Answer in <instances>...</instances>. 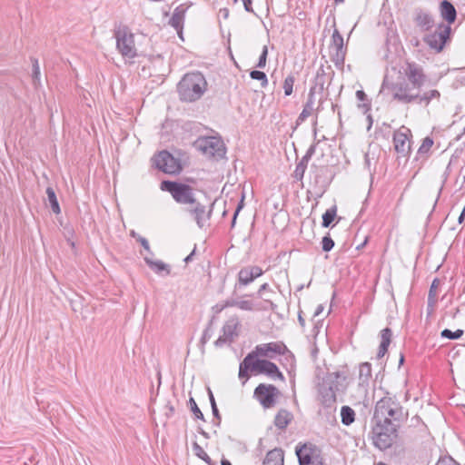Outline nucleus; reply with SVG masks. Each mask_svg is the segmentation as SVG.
Segmentation results:
<instances>
[{
  "mask_svg": "<svg viewBox=\"0 0 465 465\" xmlns=\"http://www.w3.org/2000/svg\"><path fill=\"white\" fill-rule=\"evenodd\" d=\"M355 411L350 406H342L341 409V423L345 426H350L355 420Z\"/></svg>",
  "mask_w": 465,
  "mask_h": 465,
  "instance_id": "cd10ccee",
  "label": "nucleus"
},
{
  "mask_svg": "<svg viewBox=\"0 0 465 465\" xmlns=\"http://www.w3.org/2000/svg\"><path fill=\"white\" fill-rule=\"evenodd\" d=\"M462 335H463V331L460 330V329L455 331H452L449 329H444L440 333V336L442 338H446V339H450V340H457V339L460 338Z\"/></svg>",
  "mask_w": 465,
  "mask_h": 465,
  "instance_id": "79ce46f5",
  "label": "nucleus"
},
{
  "mask_svg": "<svg viewBox=\"0 0 465 465\" xmlns=\"http://www.w3.org/2000/svg\"><path fill=\"white\" fill-rule=\"evenodd\" d=\"M440 12L442 19L448 22L450 26L455 22L457 12L454 5L448 0H443L440 5Z\"/></svg>",
  "mask_w": 465,
  "mask_h": 465,
  "instance_id": "5701e85b",
  "label": "nucleus"
},
{
  "mask_svg": "<svg viewBox=\"0 0 465 465\" xmlns=\"http://www.w3.org/2000/svg\"><path fill=\"white\" fill-rule=\"evenodd\" d=\"M252 364H253L252 354H248L243 359V361L240 363L239 377L240 378H247L248 377L247 371L249 369H251L252 371Z\"/></svg>",
  "mask_w": 465,
  "mask_h": 465,
  "instance_id": "2f4dec72",
  "label": "nucleus"
},
{
  "mask_svg": "<svg viewBox=\"0 0 465 465\" xmlns=\"http://www.w3.org/2000/svg\"><path fill=\"white\" fill-rule=\"evenodd\" d=\"M433 140L430 137H426L423 139L421 145L420 146L418 153H427L432 146Z\"/></svg>",
  "mask_w": 465,
  "mask_h": 465,
  "instance_id": "49530a36",
  "label": "nucleus"
},
{
  "mask_svg": "<svg viewBox=\"0 0 465 465\" xmlns=\"http://www.w3.org/2000/svg\"><path fill=\"white\" fill-rule=\"evenodd\" d=\"M413 21L421 31H429L434 26V18L423 9H416L414 12Z\"/></svg>",
  "mask_w": 465,
  "mask_h": 465,
  "instance_id": "412c9836",
  "label": "nucleus"
},
{
  "mask_svg": "<svg viewBox=\"0 0 465 465\" xmlns=\"http://www.w3.org/2000/svg\"><path fill=\"white\" fill-rule=\"evenodd\" d=\"M300 465H324L317 450L312 444L297 446L295 450Z\"/></svg>",
  "mask_w": 465,
  "mask_h": 465,
  "instance_id": "f8f14e48",
  "label": "nucleus"
},
{
  "mask_svg": "<svg viewBox=\"0 0 465 465\" xmlns=\"http://www.w3.org/2000/svg\"><path fill=\"white\" fill-rule=\"evenodd\" d=\"M323 380L336 393H343L348 387L347 376L344 372L335 371L328 373L323 377Z\"/></svg>",
  "mask_w": 465,
  "mask_h": 465,
  "instance_id": "f3484780",
  "label": "nucleus"
},
{
  "mask_svg": "<svg viewBox=\"0 0 465 465\" xmlns=\"http://www.w3.org/2000/svg\"><path fill=\"white\" fill-rule=\"evenodd\" d=\"M189 402L191 405L192 411L195 415V417L197 419L203 420V414L202 413L201 410L198 408L195 401L193 398H191Z\"/></svg>",
  "mask_w": 465,
  "mask_h": 465,
  "instance_id": "3c124183",
  "label": "nucleus"
},
{
  "mask_svg": "<svg viewBox=\"0 0 465 465\" xmlns=\"http://www.w3.org/2000/svg\"><path fill=\"white\" fill-rule=\"evenodd\" d=\"M269 289V284L268 283H263L260 286L258 292H257V294L259 297H262V292L266 291Z\"/></svg>",
  "mask_w": 465,
  "mask_h": 465,
  "instance_id": "bf43d9fd",
  "label": "nucleus"
},
{
  "mask_svg": "<svg viewBox=\"0 0 465 465\" xmlns=\"http://www.w3.org/2000/svg\"><path fill=\"white\" fill-rule=\"evenodd\" d=\"M254 277L249 266L243 267L238 272V283L246 286L254 281Z\"/></svg>",
  "mask_w": 465,
  "mask_h": 465,
  "instance_id": "bb28decb",
  "label": "nucleus"
},
{
  "mask_svg": "<svg viewBox=\"0 0 465 465\" xmlns=\"http://www.w3.org/2000/svg\"><path fill=\"white\" fill-rule=\"evenodd\" d=\"M286 351V346L282 342H269L257 345L249 354H252V360H256L259 356L273 359Z\"/></svg>",
  "mask_w": 465,
  "mask_h": 465,
  "instance_id": "9b49d317",
  "label": "nucleus"
},
{
  "mask_svg": "<svg viewBox=\"0 0 465 465\" xmlns=\"http://www.w3.org/2000/svg\"><path fill=\"white\" fill-rule=\"evenodd\" d=\"M263 465H283V451L281 449L270 450L263 460Z\"/></svg>",
  "mask_w": 465,
  "mask_h": 465,
  "instance_id": "b1692460",
  "label": "nucleus"
},
{
  "mask_svg": "<svg viewBox=\"0 0 465 465\" xmlns=\"http://www.w3.org/2000/svg\"><path fill=\"white\" fill-rule=\"evenodd\" d=\"M153 163L157 169L168 174H178L182 171L180 161L167 151H162L155 155Z\"/></svg>",
  "mask_w": 465,
  "mask_h": 465,
  "instance_id": "6e6552de",
  "label": "nucleus"
},
{
  "mask_svg": "<svg viewBox=\"0 0 465 465\" xmlns=\"http://www.w3.org/2000/svg\"><path fill=\"white\" fill-rule=\"evenodd\" d=\"M334 246V242L333 240L326 235L322 238V248L324 252H330Z\"/></svg>",
  "mask_w": 465,
  "mask_h": 465,
  "instance_id": "09e8293b",
  "label": "nucleus"
},
{
  "mask_svg": "<svg viewBox=\"0 0 465 465\" xmlns=\"http://www.w3.org/2000/svg\"><path fill=\"white\" fill-rule=\"evenodd\" d=\"M323 311V306L322 304L318 305L315 310L314 316H319Z\"/></svg>",
  "mask_w": 465,
  "mask_h": 465,
  "instance_id": "680f3d73",
  "label": "nucleus"
},
{
  "mask_svg": "<svg viewBox=\"0 0 465 465\" xmlns=\"http://www.w3.org/2000/svg\"><path fill=\"white\" fill-rule=\"evenodd\" d=\"M408 413L394 398L385 396L377 401L373 422L400 423L407 419Z\"/></svg>",
  "mask_w": 465,
  "mask_h": 465,
  "instance_id": "f257e3e1",
  "label": "nucleus"
},
{
  "mask_svg": "<svg viewBox=\"0 0 465 465\" xmlns=\"http://www.w3.org/2000/svg\"><path fill=\"white\" fill-rule=\"evenodd\" d=\"M242 202H241V203L238 205V207H237V209H236V211H235V213H234V214H233V218H232V226H233V225H234V223H235L236 217H237V215H238V213H239V212H240V210H241V208H242Z\"/></svg>",
  "mask_w": 465,
  "mask_h": 465,
  "instance_id": "052dcab7",
  "label": "nucleus"
},
{
  "mask_svg": "<svg viewBox=\"0 0 465 465\" xmlns=\"http://www.w3.org/2000/svg\"><path fill=\"white\" fill-rule=\"evenodd\" d=\"M145 262L148 264V266L153 270L155 272L160 273L163 271L166 272V274L170 273V270L168 268V265L163 262L162 261H153L149 259L148 257H144Z\"/></svg>",
  "mask_w": 465,
  "mask_h": 465,
  "instance_id": "f704fd0d",
  "label": "nucleus"
},
{
  "mask_svg": "<svg viewBox=\"0 0 465 465\" xmlns=\"http://www.w3.org/2000/svg\"><path fill=\"white\" fill-rule=\"evenodd\" d=\"M280 391L272 384H259L253 392L254 398L264 409H271L276 405L280 397Z\"/></svg>",
  "mask_w": 465,
  "mask_h": 465,
  "instance_id": "0eeeda50",
  "label": "nucleus"
},
{
  "mask_svg": "<svg viewBox=\"0 0 465 465\" xmlns=\"http://www.w3.org/2000/svg\"><path fill=\"white\" fill-rule=\"evenodd\" d=\"M436 465H459L453 460L451 458H443L440 459Z\"/></svg>",
  "mask_w": 465,
  "mask_h": 465,
  "instance_id": "864d4df0",
  "label": "nucleus"
},
{
  "mask_svg": "<svg viewBox=\"0 0 465 465\" xmlns=\"http://www.w3.org/2000/svg\"><path fill=\"white\" fill-rule=\"evenodd\" d=\"M252 0H243V6L246 12L253 13V9L252 6Z\"/></svg>",
  "mask_w": 465,
  "mask_h": 465,
  "instance_id": "4d7b16f0",
  "label": "nucleus"
},
{
  "mask_svg": "<svg viewBox=\"0 0 465 465\" xmlns=\"http://www.w3.org/2000/svg\"><path fill=\"white\" fill-rule=\"evenodd\" d=\"M326 383L322 379L318 384V400L323 407L331 408L336 402L337 393Z\"/></svg>",
  "mask_w": 465,
  "mask_h": 465,
  "instance_id": "a211bd4d",
  "label": "nucleus"
},
{
  "mask_svg": "<svg viewBox=\"0 0 465 465\" xmlns=\"http://www.w3.org/2000/svg\"><path fill=\"white\" fill-rule=\"evenodd\" d=\"M336 206L328 209L322 215V226L329 227L336 216Z\"/></svg>",
  "mask_w": 465,
  "mask_h": 465,
  "instance_id": "4c0bfd02",
  "label": "nucleus"
},
{
  "mask_svg": "<svg viewBox=\"0 0 465 465\" xmlns=\"http://www.w3.org/2000/svg\"><path fill=\"white\" fill-rule=\"evenodd\" d=\"M116 48L124 58L133 59L137 55L134 43V35L126 26H122L114 31Z\"/></svg>",
  "mask_w": 465,
  "mask_h": 465,
  "instance_id": "39448f33",
  "label": "nucleus"
},
{
  "mask_svg": "<svg viewBox=\"0 0 465 465\" xmlns=\"http://www.w3.org/2000/svg\"><path fill=\"white\" fill-rule=\"evenodd\" d=\"M294 76L292 75H288L285 80H284V83H283V89H284V94L285 95H291L292 93V89H293V84H294Z\"/></svg>",
  "mask_w": 465,
  "mask_h": 465,
  "instance_id": "c03bdc74",
  "label": "nucleus"
},
{
  "mask_svg": "<svg viewBox=\"0 0 465 465\" xmlns=\"http://www.w3.org/2000/svg\"><path fill=\"white\" fill-rule=\"evenodd\" d=\"M209 398H210V402H211V406H212V411H213V416L216 419L221 420L220 413H219V411H218V408H217V405H216L213 394L211 391V390H209ZM218 422H220V420H218Z\"/></svg>",
  "mask_w": 465,
  "mask_h": 465,
  "instance_id": "8fccbe9b",
  "label": "nucleus"
},
{
  "mask_svg": "<svg viewBox=\"0 0 465 465\" xmlns=\"http://www.w3.org/2000/svg\"><path fill=\"white\" fill-rule=\"evenodd\" d=\"M398 424L391 422H381V433L395 434Z\"/></svg>",
  "mask_w": 465,
  "mask_h": 465,
  "instance_id": "de8ad7c7",
  "label": "nucleus"
},
{
  "mask_svg": "<svg viewBox=\"0 0 465 465\" xmlns=\"http://www.w3.org/2000/svg\"><path fill=\"white\" fill-rule=\"evenodd\" d=\"M346 50L331 51V59L339 69H341L345 62Z\"/></svg>",
  "mask_w": 465,
  "mask_h": 465,
  "instance_id": "473e14b6",
  "label": "nucleus"
},
{
  "mask_svg": "<svg viewBox=\"0 0 465 465\" xmlns=\"http://www.w3.org/2000/svg\"><path fill=\"white\" fill-rule=\"evenodd\" d=\"M248 295L239 297L237 308L242 311L253 312L259 311L261 308L252 300L245 299Z\"/></svg>",
  "mask_w": 465,
  "mask_h": 465,
  "instance_id": "c85d7f7f",
  "label": "nucleus"
},
{
  "mask_svg": "<svg viewBox=\"0 0 465 465\" xmlns=\"http://www.w3.org/2000/svg\"><path fill=\"white\" fill-rule=\"evenodd\" d=\"M222 465H232V463L227 460H222Z\"/></svg>",
  "mask_w": 465,
  "mask_h": 465,
  "instance_id": "774afa93",
  "label": "nucleus"
},
{
  "mask_svg": "<svg viewBox=\"0 0 465 465\" xmlns=\"http://www.w3.org/2000/svg\"><path fill=\"white\" fill-rule=\"evenodd\" d=\"M252 371L258 373H264L272 379L278 378L282 381L284 379L282 373L279 371L276 364L267 360H253Z\"/></svg>",
  "mask_w": 465,
  "mask_h": 465,
  "instance_id": "2eb2a0df",
  "label": "nucleus"
},
{
  "mask_svg": "<svg viewBox=\"0 0 465 465\" xmlns=\"http://www.w3.org/2000/svg\"><path fill=\"white\" fill-rule=\"evenodd\" d=\"M251 78L261 81L262 86L264 87L268 84V79L266 74L258 70H253L250 73Z\"/></svg>",
  "mask_w": 465,
  "mask_h": 465,
  "instance_id": "37998d69",
  "label": "nucleus"
},
{
  "mask_svg": "<svg viewBox=\"0 0 465 465\" xmlns=\"http://www.w3.org/2000/svg\"><path fill=\"white\" fill-rule=\"evenodd\" d=\"M193 449L197 457L204 460L208 465H213L211 458L198 443L194 442Z\"/></svg>",
  "mask_w": 465,
  "mask_h": 465,
  "instance_id": "58836bf2",
  "label": "nucleus"
},
{
  "mask_svg": "<svg viewBox=\"0 0 465 465\" xmlns=\"http://www.w3.org/2000/svg\"><path fill=\"white\" fill-rule=\"evenodd\" d=\"M220 13L223 14V18H225V19L228 18V16H229V9L223 8V9L220 10Z\"/></svg>",
  "mask_w": 465,
  "mask_h": 465,
  "instance_id": "e2e57ef3",
  "label": "nucleus"
},
{
  "mask_svg": "<svg viewBox=\"0 0 465 465\" xmlns=\"http://www.w3.org/2000/svg\"><path fill=\"white\" fill-rule=\"evenodd\" d=\"M32 66H33V73H32V78L33 83L35 85H37L40 83V66L38 60L35 58H32Z\"/></svg>",
  "mask_w": 465,
  "mask_h": 465,
  "instance_id": "a19ab883",
  "label": "nucleus"
},
{
  "mask_svg": "<svg viewBox=\"0 0 465 465\" xmlns=\"http://www.w3.org/2000/svg\"><path fill=\"white\" fill-rule=\"evenodd\" d=\"M207 82L199 72L186 74L179 82L177 89L180 99L184 102H194L202 97L206 91Z\"/></svg>",
  "mask_w": 465,
  "mask_h": 465,
  "instance_id": "f03ea898",
  "label": "nucleus"
},
{
  "mask_svg": "<svg viewBox=\"0 0 465 465\" xmlns=\"http://www.w3.org/2000/svg\"><path fill=\"white\" fill-rule=\"evenodd\" d=\"M196 144L198 149L209 157L222 159L225 156L226 148L220 137H202L197 140Z\"/></svg>",
  "mask_w": 465,
  "mask_h": 465,
  "instance_id": "423d86ee",
  "label": "nucleus"
},
{
  "mask_svg": "<svg viewBox=\"0 0 465 465\" xmlns=\"http://www.w3.org/2000/svg\"><path fill=\"white\" fill-rule=\"evenodd\" d=\"M367 120H368V123H369V125H368V128H367V129H368V130H370V129H371V125H372V117H371V114H368V115H367Z\"/></svg>",
  "mask_w": 465,
  "mask_h": 465,
  "instance_id": "69168bd1",
  "label": "nucleus"
},
{
  "mask_svg": "<svg viewBox=\"0 0 465 465\" xmlns=\"http://www.w3.org/2000/svg\"><path fill=\"white\" fill-rule=\"evenodd\" d=\"M331 51L333 50H345L343 37L338 31V29H334L333 34L331 35Z\"/></svg>",
  "mask_w": 465,
  "mask_h": 465,
  "instance_id": "72a5a7b5",
  "label": "nucleus"
},
{
  "mask_svg": "<svg viewBox=\"0 0 465 465\" xmlns=\"http://www.w3.org/2000/svg\"><path fill=\"white\" fill-rule=\"evenodd\" d=\"M312 96H313L312 95V89H311L308 101H307L306 104L304 105L302 113L298 116V119H297V123L298 124L304 122L305 119L312 114V110H313V99H312Z\"/></svg>",
  "mask_w": 465,
  "mask_h": 465,
  "instance_id": "c756f323",
  "label": "nucleus"
},
{
  "mask_svg": "<svg viewBox=\"0 0 465 465\" xmlns=\"http://www.w3.org/2000/svg\"><path fill=\"white\" fill-rule=\"evenodd\" d=\"M464 217H465V205H464V208H463V210H462V212H461V213H460V217L458 219L459 223H461L463 222Z\"/></svg>",
  "mask_w": 465,
  "mask_h": 465,
  "instance_id": "0e129e2a",
  "label": "nucleus"
},
{
  "mask_svg": "<svg viewBox=\"0 0 465 465\" xmlns=\"http://www.w3.org/2000/svg\"><path fill=\"white\" fill-rule=\"evenodd\" d=\"M183 211L195 221L199 228H203L207 223L212 213V209L207 211L206 206L197 199L194 200L193 204L185 205Z\"/></svg>",
  "mask_w": 465,
  "mask_h": 465,
  "instance_id": "9d476101",
  "label": "nucleus"
},
{
  "mask_svg": "<svg viewBox=\"0 0 465 465\" xmlns=\"http://www.w3.org/2000/svg\"><path fill=\"white\" fill-rule=\"evenodd\" d=\"M267 54H268V48L266 45H264L262 47V52L259 57V61H258V64H257V67L259 68H263L265 65H266V59H267Z\"/></svg>",
  "mask_w": 465,
  "mask_h": 465,
  "instance_id": "603ef678",
  "label": "nucleus"
},
{
  "mask_svg": "<svg viewBox=\"0 0 465 465\" xmlns=\"http://www.w3.org/2000/svg\"><path fill=\"white\" fill-rule=\"evenodd\" d=\"M46 195H47V201L50 204L52 211L55 214L60 213L61 209H60V206H59V203L57 201V197H56L54 190L52 187L46 188Z\"/></svg>",
  "mask_w": 465,
  "mask_h": 465,
  "instance_id": "7c9ffc66",
  "label": "nucleus"
},
{
  "mask_svg": "<svg viewBox=\"0 0 465 465\" xmlns=\"http://www.w3.org/2000/svg\"><path fill=\"white\" fill-rule=\"evenodd\" d=\"M371 377V365L369 362H363L359 368V390L361 394L367 393L368 381Z\"/></svg>",
  "mask_w": 465,
  "mask_h": 465,
  "instance_id": "4be33fe9",
  "label": "nucleus"
},
{
  "mask_svg": "<svg viewBox=\"0 0 465 465\" xmlns=\"http://www.w3.org/2000/svg\"><path fill=\"white\" fill-rule=\"evenodd\" d=\"M308 163L302 161V159L299 161V163L296 164V168L293 172V177L301 181L305 173V171L307 169Z\"/></svg>",
  "mask_w": 465,
  "mask_h": 465,
  "instance_id": "ea45409f",
  "label": "nucleus"
},
{
  "mask_svg": "<svg viewBox=\"0 0 465 465\" xmlns=\"http://www.w3.org/2000/svg\"><path fill=\"white\" fill-rule=\"evenodd\" d=\"M188 7L189 6L185 5L184 4H182L179 6H177L173 10V15L169 21V25L177 31L181 38L185 19V14Z\"/></svg>",
  "mask_w": 465,
  "mask_h": 465,
  "instance_id": "aec40b11",
  "label": "nucleus"
},
{
  "mask_svg": "<svg viewBox=\"0 0 465 465\" xmlns=\"http://www.w3.org/2000/svg\"><path fill=\"white\" fill-rule=\"evenodd\" d=\"M252 272V275L254 277V279L260 277L261 275H262L263 273V271L262 270V268H260L259 266H249Z\"/></svg>",
  "mask_w": 465,
  "mask_h": 465,
  "instance_id": "6e6d98bb",
  "label": "nucleus"
},
{
  "mask_svg": "<svg viewBox=\"0 0 465 465\" xmlns=\"http://www.w3.org/2000/svg\"><path fill=\"white\" fill-rule=\"evenodd\" d=\"M193 254H194V251H193V252H191V253H190V254H189V255L184 259V262H189L192 260V258H193Z\"/></svg>",
  "mask_w": 465,
  "mask_h": 465,
  "instance_id": "338daca9",
  "label": "nucleus"
},
{
  "mask_svg": "<svg viewBox=\"0 0 465 465\" xmlns=\"http://www.w3.org/2000/svg\"><path fill=\"white\" fill-rule=\"evenodd\" d=\"M440 96V92L433 89L424 93L421 95L419 94V97L416 101H418V103L420 104H424L425 105H428L432 99H439Z\"/></svg>",
  "mask_w": 465,
  "mask_h": 465,
  "instance_id": "c9c22d12",
  "label": "nucleus"
},
{
  "mask_svg": "<svg viewBox=\"0 0 465 465\" xmlns=\"http://www.w3.org/2000/svg\"><path fill=\"white\" fill-rule=\"evenodd\" d=\"M356 97L359 101L362 102V104H359L358 107L362 110L363 114H367L371 109V104L365 103L367 101V95L362 90H358L356 92Z\"/></svg>",
  "mask_w": 465,
  "mask_h": 465,
  "instance_id": "e433bc0d",
  "label": "nucleus"
},
{
  "mask_svg": "<svg viewBox=\"0 0 465 465\" xmlns=\"http://www.w3.org/2000/svg\"><path fill=\"white\" fill-rule=\"evenodd\" d=\"M139 242H141L142 246L144 248L145 251L150 252V246L148 241L143 237H139Z\"/></svg>",
  "mask_w": 465,
  "mask_h": 465,
  "instance_id": "13d9d810",
  "label": "nucleus"
},
{
  "mask_svg": "<svg viewBox=\"0 0 465 465\" xmlns=\"http://www.w3.org/2000/svg\"><path fill=\"white\" fill-rule=\"evenodd\" d=\"M451 28L449 25L440 23L436 31L424 37V42L432 49L440 52L443 49L450 37Z\"/></svg>",
  "mask_w": 465,
  "mask_h": 465,
  "instance_id": "1a4fd4ad",
  "label": "nucleus"
},
{
  "mask_svg": "<svg viewBox=\"0 0 465 465\" xmlns=\"http://www.w3.org/2000/svg\"><path fill=\"white\" fill-rule=\"evenodd\" d=\"M292 414L287 410L282 409L274 418V425L281 430L285 429L292 420Z\"/></svg>",
  "mask_w": 465,
  "mask_h": 465,
  "instance_id": "a878e982",
  "label": "nucleus"
},
{
  "mask_svg": "<svg viewBox=\"0 0 465 465\" xmlns=\"http://www.w3.org/2000/svg\"><path fill=\"white\" fill-rule=\"evenodd\" d=\"M239 297L227 299L223 304L215 306L216 312H220L227 307H237Z\"/></svg>",
  "mask_w": 465,
  "mask_h": 465,
  "instance_id": "a18cd8bd",
  "label": "nucleus"
},
{
  "mask_svg": "<svg viewBox=\"0 0 465 465\" xmlns=\"http://www.w3.org/2000/svg\"><path fill=\"white\" fill-rule=\"evenodd\" d=\"M161 190L171 193L177 203L187 205L193 204L196 199L193 189L185 183L163 181L160 185Z\"/></svg>",
  "mask_w": 465,
  "mask_h": 465,
  "instance_id": "20e7f679",
  "label": "nucleus"
},
{
  "mask_svg": "<svg viewBox=\"0 0 465 465\" xmlns=\"http://www.w3.org/2000/svg\"><path fill=\"white\" fill-rule=\"evenodd\" d=\"M399 130L393 135V143L396 152L402 156H406L411 150V143L408 137L409 129Z\"/></svg>",
  "mask_w": 465,
  "mask_h": 465,
  "instance_id": "6ab92c4d",
  "label": "nucleus"
},
{
  "mask_svg": "<svg viewBox=\"0 0 465 465\" xmlns=\"http://www.w3.org/2000/svg\"><path fill=\"white\" fill-rule=\"evenodd\" d=\"M371 432L372 443L380 450H386L391 446L394 434L381 433V422H373Z\"/></svg>",
  "mask_w": 465,
  "mask_h": 465,
  "instance_id": "4468645a",
  "label": "nucleus"
},
{
  "mask_svg": "<svg viewBox=\"0 0 465 465\" xmlns=\"http://www.w3.org/2000/svg\"><path fill=\"white\" fill-rule=\"evenodd\" d=\"M405 75L411 85L420 90L425 82L422 68L415 63H408L404 70Z\"/></svg>",
  "mask_w": 465,
  "mask_h": 465,
  "instance_id": "dca6fc26",
  "label": "nucleus"
},
{
  "mask_svg": "<svg viewBox=\"0 0 465 465\" xmlns=\"http://www.w3.org/2000/svg\"><path fill=\"white\" fill-rule=\"evenodd\" d=\"M314 152H315V147L312 145L308 149V151L306 152L305 155L302 158V160L306 163H309V161L312 158Z\"/></svg>",
  "mask_w": 465,
  "mask_h": 465,
  "instance_id": "5fc2aeb1",
  "label": "nucleus"
},
{
  "mask_svg": "<svg viewBox=\"0 0 465 465\" xmlns=\"http://www.w3.org/2000/svg\"><path fill=\"white\" fill-rule=\"evenodd\" d=\"M391 335L392 333L390 328H385L381 331V341L377 353L378 358H382L386 354L391 343Z\"/></svg>",
  "mask_w": 465,
  "mask_h": 465,
  "instance_id": "393cba45",
  "label": "nucleus"
},
{
  "mask_svg": "<svg viewBox=\"0 0 465 465\" xmlns=\"http://www.w3.org/2000/svg\"><path fill=\"white\" fill-rule=\"evenodd\" d=\"M383 88H388L392 97L403 104H410L416 101L419 97V90L414 88L405 78H401L397 82L389 84L385 79L382 84Z\"/></svg>",
  "mask_w": 465,
  "mask_h": 465,
  "instance_id": "7ed1b4c3",
  "label": "nucleus"
},
{
  "mask_svg": "<svg viewBox=\"0 0 465 465\" xmlns=\"http://www.w3.org/2000/svg\"><path fill=\"white\" fill-rule=\"evenodd\" d=\"M240 325V322L237 316L229 318L222 329V334L215 341L216 346H223L225 343H231L235 337L238 336L237 329Z\"/></svg>",
  "mask_w": 465,
  "mask_h": 465,
  "instance_id": "ddd939ff",
  "label": "nucleus"
}]
</instances>
